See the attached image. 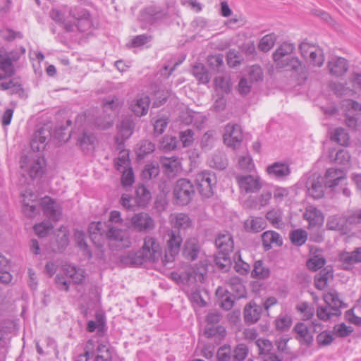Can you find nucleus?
<instances>
[{"label": "nucleus", "mask_w": 361, "mask_h": 361, "mask_svg": "<svg viewBox=\"0 0 361 361\" xmlns=\"http://www.w3.org/2000/svg\"><path fill=\"white\" fill-rule=\"evenodd\" d=\"M162 249L157 240L152 236H146L142 249L135 253H129L123 257L121 261L134 266L142 265L145 262H157L162 260Z\"/></svg>", "instance_id": "1"}, {"label": "nucleus", "mask_w": 361, "mask_h": 361, "mask_svg": "<svg viewBox=\"0 0 361 361\" xmlns=\"http://www.w3.org/2000/svg\"><path fill=\"white\" fill-rule=\"evenodd\" d=\"M249 349L247 345L239 343L235 347L224 344L216 352L217 361H243L247 356Z\"/></svg>", "instance_id": "2"}, {"label": "nucleus", "mask_w": 361, "mask_h": 361, "mask_svg": "<svg viewBox=\"0 0 361 361\" xmlns=\"http://www.w3.org/2000/svg\"><path fill=\"white\" fill-rule=\"evenodd\" d=\"M195 183L201 196L209 198L214 195L217 183L216 174L207 170L200 171L196 175Z\"/></svg>", "instance_id": "3"}, {"label": "nucleus", "mask_w": 361, "mask_h": 361, "mask_svg": "<svg viewBox=\"0 0 361 361\" xmlns=\"http://www.w3.org/2000/svg\"><path fill=\"white\" fill-rule=\"evenodd\" d=\"M166 248L162 262L164 265L173 262L180 251L183 238L176 231H170L166 235Z\"/></svg>", "instance_id": "4"}, {"label": "nucleus", "mask_w": 361, "mask_h": 361, "mask_svg": "<svg viewBox=\"0 0 361 361\" xmlns=\"http://www.w3.org/2000/svg\"><path fill=\"white\" fill-rule=\"evenodd\" d=\"M173 193L176 204L183 206L191 202L195 196V191L190 180L181 178L176 183Z\"/></svg>", "instance_id": "5"}, {"label": "nucleus", "mask_w": 361, "mask_h": 361, "mask_svg": "<svg viewBox=\"0 0 361 361\" xmlns=\"http://www.w3.org/2000/svg\"><path fill=\"white\" fill-rule=\"evenodd\" d=\"M20 54L18 49L8 51L6 48L0 47V70L8 76L16 73L13 62L19 60Z\"/></svg>", "instance_id": "6"}, {"label": "nucleus", "mask_w": 361, "mask_h": 361, "mask_svg": "<svg viewBox=\"0 0 361 361\" xmlns=\"http://www.w3.org/2000/svg\"><path fill=\"white\" fill-rule=\"evenodd\" d=\"M243 139L241 127L236 123H228L223 135L224 142L233 149L238 147Z\"/></svg>", "instance_id": "7"}, {"label": "nucleus", "mask_w": 361, "mask_h": 361, "mask_svg": "<svg viewBox=\"0 0 361 361\" xmlns=\"http://www.w3.org/2000/svg\"><path fill=\"white\" fill-rule=\"evenodd\" d=\"M21 169L27 173V175L32 178H37L44 173V159L43 157H38L32 160H28L27 157H22L20 161Z\"/></svg>", "instance_id": "8"}, {"label": "nucleus", "mask_w": 361, "mask_h": 361, "mask_svg": "<svg viewBox=\"0 0 361 361\" xmlns=\"http://www.w3.org/2000/svg\"><path fill=\"white\" fill-rule=\"evenodd\" d=\"M235 180L241 192L255 193L259 192L262 184L259 176L252 175H238Z\"/></svg>", "instance_id": "9"}, {"label": "nucleus", "mask_w": 361, "mask_h": 361, "mask_svg": "<svg viewBox=\"0 0 361 361\" xmlns=\"http://www.w3.org/2000/svg\"><path fill=\"white\" fill-rule=\"evenodd\" d=\"M130 224L139 232L147 233L155 228L154 220L146 212L135 214L130 219Z\"/></svg>", "instance_id": "10"}, {"label": "nucleus", "mask_w": 361, "mask_h": 361, "mask_svg": "<svg viewBox=\"0 0 361 361\" xmlns=\"http://www.w3.org/2000/svg\"><path fill=\"white\" fill-rule=\"evenodd\" d=\"M41 207L44 214L50 220L58 221L62 216V207L59 203L49 196L41 200Z\"/></svg>", "instance_id": "11"}, {"label": "nucleus", "mask_w": 361, "mask_h": 361, "mask_svg": "<svg viewBox=\"0 0 361 361\" xmlns=\"http://www.w3.org/2000/svg\"><path fill=\"white\" fill-rule=\"evenodd\" d=\"M71 15L75 20L77 30L81 32H90L93 27L90 13L84 8L71 11Z\"/></svg>", "instance_id": "12"}, {"label": "nucleus", "mask_w": 361, "mask_h": 361, "mask_svg": "<svg viewBox=\"0 0 361 361\" xmlns=\"http://www.w3.org/2000/svg\"><path fill=\"white\" fill-rule=\"evenodd\" d=\"M51 136L49 127H41L37 129L30 141V147L34 152H40L45 149V147Z\"/></svg>", "instance_id": "13"}, {"label": "nucleus", "mask_w": 361, "mask_h": 361, "mask_svg": "<svg viewBox=\"0 0 361 361\" xmlns=\"http://www.w3.org/2000/svg\"><path fill=\"white\" fill-rule=\"evenodd\" d=\"M183 256L188 260L195 261L204 255L200 243L196 238H189L183 243Z\"/></svg>", "instance_id": "14"}, {"label": "nucleus", "mask_w": 361, "mask_h": 361, "mask_svg": "<svg viewBox=\"0 0 361 361\" xmlns=\"http://www.w3.org/2000/svg\"><path fill=\"white\" fill-rule=\"evenodd\" d=\"M166 16V13L160 7L150 5L140 11V20L149 24H154L162 20Z\"/></svg>", "instance_id": "15"}, {"label": "nucleus", "mask_w": 361, "mask_h": 361, "mask_svg": "<svg viewBox=\"0 0 361 361\" xmlns=\"http://www.w3.org/2000/svg\"><path fill=\"white\" fill-rule=\"evenodd\" d=\"M306 187L307 194L314 200H318L324 195V181L321 176H314L310 178L307 183Z\"/></svg>", "instance_id": "16"}, {"label": "nucleus", "mask_w": 361, "mask_h": 361, "mask_svg": "<svg viewBox=\"0 0 361 361\" xmlns=\"http://www.w3.org/2000/svg\"><path fill=\"white\" fill-rule=\"evenodd\" d=\"M106 236L111 240L121 243L122 247H128L130 246L131 240L127 230L118 228L109 224Z\"/></svg>", "instance_id": "17"}, {"label": "nucleus", "mask_w": 361, "mask_h": 361, "mask_svg": "<svg viewBox=\"0 0 361 361\" xmlns=\"http://www.w3.org/2000/svg\"><path fill=\"white\" fill-rule=\"evenodd\" d=\"M266 171L269 177L278 180L285 179L291 172L288 164L279 161L267 166Z\"/></svg>", "instance_id": "18"}, {"label": "nucleus", "mask_w": 361, "mask_h": 361, "mask_svg": "<svg viewBox=\"0 0 361 361\" xmlns=\"http://www.w3.org/2000/svg\"><path fill=\"white\" fill-rule=\"evenodd\" d=\"M262 313V307L254 301L247 303L243 310V318L245 324H253L257 322Z\"/></svg>", "instance_id": "19"}, {"label": "nucleus", "mask_w": 361, "mask_h": 361, "mask_svg": "<svg viewBox=\"0 0 361 361\" xmlns=\"http://www.w3.org/2000/svg\"><path fill=\"white\" fill-rule=\"evenodd\" d=\"M23 209L24 213L30 217H33L37 214V195L30 191L26 190L22 195Z\"/></svg>", "instance_id": "20"}, {"label": "nucleus", "mask_w": 361, "mask_h": 361, "mask_svg": "<svg viewBox=\"0 0 361 361\" xmlns=\"http://www.w3.org/2000/svg\"><path fill=\"white\" fill-rule=\"evenodd\" d=\"M295 50V46L290 43H283L273 54V59L276 67L284 66L283 62L288 59Z\"/></svg>", "instance_id": "21"}, {"label": "nucleus", "mask_w": 361, "mask_h": 361, "mask_svg": "<svg viewBox=\"0 0 361 361\" xmlns=\"http://www.w3.org/2000/svg\"><path fill=\"white\" fill-rule=\"evenodd\" d=\"M303 218L309 223V227L321 226L324 220L322 212L317 207L309 205L305 208L303 213Z\"/></svg>", "instance_id": "22"}, {"label": "nucleus", "mask_w": 361, "mask_h": 361, "mask_svg": "<svg viewBox=\"0 0 361 361\" xmlns=\"http://www.w3.org/2000/svg\"><path fill=\"white\" fill-rule=\"evenodd\" d=\"M215 245L219 250L218 252L231 253L234 247L233 235L228 232L218 234L215 238Z\"/></svg>", "instance_id": "23"}, {"label": "nucleus", "mask_w": 361, "mask_h": 361, "mask_svg": "<svg viewBox=\"0 0 361 361\" xmlns=\"http://www.w3.org/2000/svg\"><path fill=\"white\" fill-rule=\"evenodd\" d=\"M150 104V99L148 96L137 97L130 104V109L135 116L141 117L147 114Z\"/></svg>", "instance_id": "24"}, {"label": "nucleus", "mask_w": 361, "mask_h": 361, "mask_svg": "<svg viewBox=\"0 0 361 361\" xmlns=\"http://www.w3.org/2000/svg\"><path fill=\"white\" fill-rule=\"evenodd\" d=\"M262 245L265 251L269 250L273 246L281 247L283 239L279 233L274 231H267L262 234Z\"/></svg>", "instance_id": "25"}, {"label": "nucleus", "mask_w": 361, "mask_h": 361, "mask_svg": "<svg viewBox=\"0 0 361 361\" xmlns=\"http://www.w3.org/2000/svg\"><path fill=\"white\" fill-rule=\"evenodd\" d=\"M284 66L278 67L279 68H286L288 69L294 71L298 73L301 78L307 80L308 77V73L306 70L305 66L303 65L302 62L299 60L296 56H290L288 59L283 62Z\"/></svg>", "instance_id": "26"}, {"label": "nucleus", "mask_w": 361, "mask_h": 361, "mask_svg": "<svg viewBox=\"0 0 361 361\" xmlns=\"http://www.w3.org/2000/svg\"><path fill=\"white\" fill-rule=\"evenodd\" d=\"M330 73L336 77L344 75L348 69V63L346 59L342 57L332 59L328 63Z\"/></svg>", "instance_id": "27"}, {"label": "nucleus", "mask_w": 361, "mask_h": 361, "mask_svg": "<svg viewBox=\"0 0 361 361\" xmlns=\"http://www.w3.org/2000/svg\"><path fill=\"white\" fill-rule=\"evenodd\" d=\"M324 300L333 310V314L336 316L341 315V312L340 309L345 307V304L340 300L338 293H327L324 295Z\"/></svg>", "instance_id": "28"}, {"label": "nucleus", "mask_w": 361, "mask_h": 361, "mask_svg": "<svg viewBox=\"0 0 361 361\" xmlns=\"http://www.w3.org/2000/svg\"><path fill=\"white\" fill-rule=\"evenodd\" d=\"M294 331L298 334L296 338L299 341L300 343L307 346L312 345L313 342V336L310 332L306 324L302 322L298 323L294 327Z\"/></svg>", "instance_id": "29"}, {"label": "nucleus", "mask_w": 361, "mask_h": 361, "mask_svg": "<svg viewBox=\"0 0 361 361\" xmlns=\"http://www.w3.org/2000/svg\"><path fill=\"white\" fill-rule=\"evenodd\" d=\"M88 231L90 234V238L91 239L92 243L97 247H101L104 231L102 228V223L100 221L92 222L89 225Z\"/></svg>", "instance_id": "30"}, {"label": "nucleus", "mask_w": 361, "mask_h": 361, "mask_svg": "<svg viewBox=\"0 0 361 361\" xmlns=\"http://www.w3.org/2000/svg\"><path fill=\"white\" fill-rule=\"evenodd\" d=\"M267 223L262 217L250 216L244 223L247 232L259 233L266 228Z\"/></svg>", "instance_id": "31"}, {"label": "nucleus", "mask_w": 361, "mask_h": 361, "mask_svg": "<svg viewBox=\"0 0 361 361\" xmlns=\"http://www.w3.org/2000/svg\"><path fill=\"white\" fill-rule=\"evenodd\" d=\"M231 253L217 252L214 256V263L219 271L228 272L232 265Z\"/></svg>", "instance_id": "32"}, {"label": "nucleus", "mask_w": 361, "mask_h": 361, "mask_svg": "<svg viewBox=\"0 0 361 361\" xmlns=\"http://www.w3.org/2000/svg\"><path fill=\"white\" fill-rule=\"evenodd\" d=\"M66 276L72 279L75 284H80L85 279V271L80 268H76L75 266L66 265L63 269Z\"/></svg>", "instance_id": "33"}, {"label": "nucleus", "mask_w": 361, "mask_h": 361, "mask_svg": "<svg viewBox=\"0 0 361 361\" xmlns=\"http://www.w3.org/2000/svg\"><path fill=\"white\" fill-rule=\"evenodd\" d=\"M160 164L167 173L178 172L180 168V162L176 157H161Z\"/></svg>", "instance_id": "34"}, {"label": "nucleus", "mask_w": 361, "mask_h": 361, "mask_svg": "<svg viewBox=\"0 0 361 361\" xmlns=\"http://www.w3.org/2000/svg\"><path fill=\"white\" fill-rule=\"evenodd\" d=\"M135 200L140 207H145L151 200V192L144 185H139L135 190Z\"/></svg>", "instance_id": "35"}, {"label": "nucleus", "mask_w": 361, "mask_h": 361, "mask_svg": "<svg viewBox=\"0 0 361 361\" xmlns=\"http://www.w3.org/2000/svg\"><path fill=\"white\" fill-rule=\"evenodd\" d=\"M124 102L116 96L104 99L102 101L104 111L111 110L114 114H117L123 107Z\"/></svg>", "instance_id": "36"}, {"label": "nucleus", "mask_w": 361, "mask_h": 361, "mask_svg": "<svg viewBox=\"0 0 361 361\" xmlns=\"http://www.w3.org/2000/svg\"><path fill=\"white\" fill-rule=\"evenodd\" d=\"M332 277L333 274L331 269L327 268L322 269L314 277L315 287L319 290H324L327 286L328 281Z\"/></svg>", "instance_id": "37"}, {"label": "nucleus", "mask_w": 361, "mask_h": 361, "mask_svg": "<svg viewBox=\"0 0 361 361\" xmlns=\"http://www.w3.org/2000/svg\"><path fill=\"white\" fill-rule=\"evenodd\" d=\"M192 74L199 82L207 84L209 82L210 78L208 71L202 63H197L192 67Z\"/></svg>", "instance_id": "38"}, {"label": "nucleus", "mask_w": 361, "mask_h": 361, "mask_svg": "<svg viewBox=\"0 0 361 361\" xmlns=\"http://www.w3.org/2000/svg\"><path fill=\"white\" fill-rule=\"evenodd\" d=\"M289 238L293 245L299 247L304 245L307 241V233L302 228L293 230L290 232Z\"/></svg>", "instance_id": "39"}, {"label": "nucleus", "mask_w": 361, "mask_h": 361, "mask_svg": "<svg viewBox=\"0 0 361 361\" xmlns=\"http://www.w3.org/2000/svg\"><path fill=\"white\" fill-rule=\"evenodd\" d=\"M345 219L338 215L330 216L326 221V228L331 231H344Z\"/></svg>", "instance_id": "40"}, {"label": "nucleus", "mask_w": 361, "mask_h": 361, "mask_svg": "<svg viewBox=\"0 0 361 361\" xmlns=\"http://www.w3.org/2000/svg\"><path fill=\"white\" fill-rule=\"evenodd\" d=\"M252 277L257 279H265L270 275V270L264 266L262 260L256 261L251 273Z\"/></svg>", "instance_id": "41"}, {"label": "nucleus", "mask_w": 361, "mask_h": 361, "mask_svg": "<svg viewBox=\"0 0 361 361\" xmlns=\"http://www.w3.org/2000/svg\"><path fill=\"white\" fill-rule=\"evenodd\" d=\"M136 153L140 159L145 158L147 154L152 153L155 149V145L147 140H142L137 145Z\"/></svg>", "instance_id": "42"}, {"label": "nucleus", "mask_w": 361, "mask_h": 361, "mask_svg": "<svg viewBox=\"0 0 361 361\" xmlns=\"http://www.w3.org/2000/svg\"><path fill=\"white\" fill-rule=\"evenodd\" d=\"M331 140L341 145H348L349 136L348 133L342 128H337L331 134Z\"/></svg>", "instance_id": "43"}, {"label": "nucleus", "mask_w": 361, "mask_h": 361, "mask_svg": "<svg viewBox=\"0 0 361 361\" xmlns=\"http://www.w3.org/2000/svg\"><path fill=\"white\" fill-rule=\"evenodd\" d=\"M95 137L92 133L84 132L82 136L78 140L82 150L85 152H88L94 148Z\"/></svg>", "instance_id": "44"}, {"label": "nucleus", "mask_w": 361, "mask_h": 361, "mask_svg": "<svg viewBox=\"0 0 361 361\" xmlns=\"http://www.w3.org/2000/svg\"><path fill=\"white\" fill-rule=\"evenodd\" d=\"M311 65L315 67H321L324 63V55L323 49L317 47L314 51H311L307 59Z\"/></svg>", "instance_id": "45"}, {"label": "nucleus", "mask_w": 361, "mask_h": 361, "mask_svg": "<svg viewBox=\"0 0 361 361\" xmlns=\"http://www.w3.org/2000/svg\"><path fill=\"white\" fill-rule=\"evenodd\" d=\"M266 219L276 228L283 225V214L279 209H272L266 214Z\"/></svg>", "instance_id": "46"}, {"label": "nucleus", "mask_w": 361, "mask_h": 361, "mask_svg": "<svg viewBox=\"0 0 361 361\" xmlns=\"http://www.w3.org/2000/svg\"><path fill=\"white\" fill-rule=\"evenodd\" d=\"M68 235L66 231L60 229L56 235L57 248H53L54 252H62L68 245Z\"/></svg>", "instance_id": "47"}, {"label": "nucleus", "mask_w": 361, "mask_h": 361, "mask_svg": "<svg viewBox=\"0 0 361 361\" xmlns=\"http://www.w3.org/2000/svg\"><path fill=\"white\" fill-rule=\"evenodd\" d=\"M135 128L134 122L130 118L122 120L119 126V133L124 139L128 138L133 133Z\"/></svg>", "instance_id": "48"}, {"label": "nucleus", "mask_w": 361, "mask_h": 361, "mask_svg": "<svg viewBox=\"0 0 361 361\" xmlns=\"http://www.w3.org/2000/svg\"><path fill=\"white\" fill-rule=\"evenodd\" d=\"M209 164L212 167L222 170L226 168L228 160L224 153L217 152L210 159Z\"/></svg>", "instance_id": "49"}, {"label": "nucleus", "mask_w": 361, "mask_h": 361, "mask_svg": "<svg viewBox=\"0 0 361 361\" xmlns=\"http://www.w3.org/2000/svg\"><path fill=\"white\" fill-rule=\"evenodd\" d=\"M276 36L274 33H270L264 36L259 41L258 47L264 52L269 51L275 44Z\"/></svg>", "instance_id": "50"}, {"label": "nucleus", "mask_w": 361, "mask_h": 361, "mask_svg": "<svg viewBox=\"0 0 361 361\" xmlns=\"http://www.w3.org/2000/svg\"><path fill=\"white\" fill-rule=\"evenodd\" d=\"M334 340V334L331 331H323L316 337L318 347L322 348L330 345Z\"/></svg>", "instance_id": "51"}, {"label": "nucleus", "mask_w": 361, "mask_h": 361, "mask_svg": "<svg viewBox=\"0 0 361 361\" xmlns=\"http://www.w3.org/2000/svg\"><path fill=\"white\" fill-rule=\"evenodd\" d=\"M339 262L342 268L345 270L352 269L353 266L357 263L353 252L341 253L339 255Z\"/></svg>", "instance_id": "52"}, {"label": "nucleus", "mask_w": 361, "mask_h": 361, "mask_svg": "<svg viewBox=\"0 0 361 361\" xmlns=\"http://www.w3.org/2000/svg\"><path fill=\"white\" fill-rule=\"evenodd\" d=\"M292 325V318L288 314L280 315L275 320L276 329L281 331H288Z\"/></svg>", "instance_id": "53"}, {"label": "nucleus", "mask_w": 361, "mask_h": 361, "mask_svg": "<svg viewBox=\"0 0 361 361\" xmlns=\"http://www.w3.org/2000/svg\"><path fill=\"white\" fill-rule=\"evenodd\" d=\"M204 334L207 338H212L216 335L221 337H224L226 334V329L224 326L220 325H208L205 327Z\"/></svg>", "instance_id": "54"}, {"label": "nucleus", "mask_w": 361, "mask_h": 361, "mask_svg": "<svg viewBox=\"0 0 361 361\" xmlns=\"http://www.w3.org/2000/svg\"><path fill=\"white\" fill-rule=\"evenodd\" d=\"M207 62L211 68H212L214 71L219 72L224 67V56L222 54L209 56Z\"/></svg>", "instance_id": "55"}, {"label": "nucleus", "mask_w": 361, "mask_h": 361, "mask_svg": "<svg viewBox=\"0 0 361 361\" xmlns=\"http://www.w3.org/2000/svg\"><path fill=\"white\" fill-rule=\"evenodd\" d=\"M159 173V168L157 165L154 164H146L142 172V177L145 180H150L158 176Z\"/></svg>", "instance_id": "56"}, {"label": "nucleus", "mask_w": 361, "mask_h": 361, "mask_svg": "<svg viewBox=\"0 0 361 361\" xmlns=\"http://www.w3.org/2000/svg\"><path fill=\"white\" fill-rule=\"evenodd\" d=\"M174 226L178 229H185L191 226V221L188 215L180 213L175 216Z\"/></svg>", "instance_id": "57"}, {"label": "nucleus", "mask_w": 361, "mask_h": 361, "mask_svg": "<svg viewBox=\"0 0 361 361\" xmlns=\"http://www.w3.org/2000/svg\"><path fill=\"white\" fill-rule=\"evenodd\" d=\"M344 176H347V175L346 171L343 169L329 168L326 171L322 178L324 181L329 179H336L337 178H341Z\"/></svg>", "instance_id": "58"}, {"label": "nucleus", "mask_w": 361, "mask_h": 361, "mask_svg": "<svg viewBox=\"0 0 361 361\" xmlns=\"http://www.w3.org/2000/svg\"><path fill=\"white\" fill-rule=\"evenodd\" d=\"M1 37L7 42H12L16 39H22L23 35L19 31H15L10 28L3 29L0 31Z\"/></svg>", "instance_id": "59"}, {"label": "nucleus", "mask_w": 361, "mask_h": 361, "mask_svg": "<svg viewBox=\"0 0 361 361\" xmlns=\"http://www.w3.org/2000/svg\"><path fill=\"white\" fill-rule=\"evenodd\" d=\"M247 73L249 80L252 82H257L263 78V71L258 65H253L248 68Z\"/></svg>", "instance_id": "60"}, {"label": "nucleus", "mask_w": 361, "mask_h": 361, "mask_svg": "<svg viewBox=\"0 0 361 361\" xmlns=\"http://www.w3.org/2000/svg\"><path fill=\"white\" fill-rule=\"evenodd\" d=\"M238 256V261H235V270L236 272L239 273L241 275L247 274L250 269V264L243 262L241 259L240 255L237 252L235 254L234 259H236V257Z\"/></svg>", "instance_id": "61"}, {"label": "nucleus", "mask_w": 361, "mask_h": 361, "mask_svg": "<svg viewBox=\"0 0 361 361\" xmlns=\"http://www.w3.org/2000/svg\"><path fill=\"white\" fill-rule=\"evenodd\" d=\"M345 224L356 226L361 230V209L356 210L345 218Z\"/></svg>", "instance_id": "62"}, {"label": "nucleus", "mask_w": 361, "mask_h": 361, "mask_svg": "<svg viewBox=\"0 0 361 361\" xmlns=\"http://www.w3.org/2000/svg\"><path fill=\"white\" fill-rule=\"evenodd\" d=\"M53 228V226L49 222H42L34 226L35 233L40 238L45 237Z\"/></svg>", "instance_id": "63"}, {"label": "nucleus", "mask_w": 361, "mask_h": 361, "mask_svg": "<svg viewBox=\"0 0 361 361\" xmlns=\"http://www.w3.org/2000/svg\"><path fill=\"white\" fill-rule=\"evenodd\" d=\"M177 140L175 137L164 136L160 143V147L167 152L176 149Z\"/></svg>", "instance_id": "64"}]
</instances>
